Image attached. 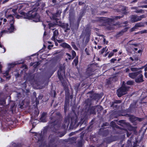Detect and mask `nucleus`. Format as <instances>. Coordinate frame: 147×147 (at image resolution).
<instances>
[{
	"label": "nucleus",
	"instance_id": "9d476101",
	"mask_svg": "<svg viewBox=\"0 0 147 147\" xmlns=\"http://www.w3.org/2000/svg\"><path fill=\"white\" fill-rule=\"evenodd\" d=\"M96 110L95 109V106H92L89 107L87 112L88 114H95Z\"/></svg>",
	"mask_w": 147,
	"mask_h": 147
},
{
	"label": "nucleus",
	"instance_id": "f03ea898",
	"mask_svg": "<svg viewBox=\"0 0 147 147\" xmlns=\"http://www.w3.org/2000/svg\"><path fill=\"white\" fill-rule=\"evenodd\" d=\"M51 115L50 124L51 126H53L55 128L56 127H57V129H58L59 127V125L58 123V116L60 115V114L59 113H55L53 111L51 112Z\"/></svg>",
	"mask_w": 147,
	"mask_h": 147
},
{
	"label": "nucleus",
	"instance_id": "a878e982",
	"mask_svg": "<svg viewBox=\"0 0 147 147\" xmlns=\"http://www.w3.org/2000/svg\"><path fill=\"white\" fill-rule=\"evenodd\" d=\"M136 103L137 102H136V101L133 102V103L130 105L129 108H130V109L135 108L136 107Z\"/></svg>",
	"mask_w": 147,
	"mask_h": 147
},
{
	"label": "nucleus",
	"instance_id": "c85d7f7f",
	"mask_svg": "<svg viewBox=\"0 0 147 147\" xmlns=\"http://www.w3.org/2000/svg\"><path fill=\"white\" fill-rule=\"evenodd\" d=\"M80 140L77 143V146L78 147H81L82 145V138H80Z\"/></svg>",
	"mask_w": 147,
	"mask_h": 147
},
{
	"label": "nucleus",
	"instance_id": "423d86ee",
	"mask_svg": "<svg viewBox=\"0 0 147 147\" xmlns=\"http://www.w3.org/2000/svg\"><path fill=\"white\" fill-rule=\"evenodd\" d=\"M61 12L60 11L57 10L56 13L52 15L51 18V19L55 21L56 23L58 24H59V19L60 18V14Z\"/></svg>",
	"mask_w": 147,
	"mask_h": 147
},
{
	"label": "nucleus",
	"instance_id": "6e6d98bb",
	"mask_svg": "<svg viewBox=\"0 0 147 147\" xmlns=\"http://www.w3.org/2000/svg\"><path fill=\"white\" fill-rule=\"evenodd\" d=\"M137 29L136 27H135V25L130 30V32H132L134 31L135 30V29Z\"/></svg>",
	"mask_w": 147,
	"mask_h": 147
},
{
	"label": "nucleus",
	"instance_id": "13d9d810",
	"mask_svg": "<svg viewBox=\"0 0 147 147\" xmlns=\"http://www.w3.org/2000/svg\"><path fill=\"white\" fill-rule=\"evenodd\" d=\"M85 51L87 55H90V54L89 53V51L88 49L87 48H86L85 49Z\"/></svg>",
	"mask_w": 147,
	"mask_h": 147
},
{
	"label": "nucleus",
	"instance_id": "9b49d317",
	"mask_svg": "<svg viewBox=\"0 0 147 147\" xmlns=\"http://www.w3.org/2000/svg\"><path fill=\"white\" fill-rule=\"evenodd\" d=\"M35 5L36 6H40L42 8H43L45 5V2H43L42 0H39L36 2Z\"/></svg>",
	"mask_w": 147,
	"mask_h": 147
},
{
	"label": "nucleus",
	"instance_id": "bf43d9fd",
	"mask_svg": "<svg viewBox=\"0 0 147 147\" xmlns=\"http://www.w3.org/2000/svg\"><path fill=\"white\" fill-rule=\"evenodd\" d=\"M109 125V123H108L107 122L103 124V125L102 127V129H103V127L104 126H108Z\"/></svg>",
	"mask_w": 147,
	"mask_h": 147
},
{
	"label": "nucleus",
	"instance_id": "393cba45",
	"mask_svg": "<svg viewBox=\"0 0 147 147\" xmlns=\"http://www.w3.org/2000/svg\"><path fill=\"white\" fill-rule=\"evenodd\" d=\"M125 116H126L129 117L130 120L131 121H134L135 118V117L132 115L126 114Z\"/></svg>",
	"mask_w": 147,
	"mask_h": 147
},
{
	"label": "nucleus",
	"instance_id": "603ef678",
	"mask_svg": "<svg viewBox=\"0 0 147 147\" xmlns=\"http://www.w3.org/2000/svg\"><path fill=\"white\" fill-rule=\"evenodd\" d=\"M133 138V137L132 136H131V137H130V139L128 140L127 141V143L128 144H130L131 142V141L132 140V139Z\"/></svg>",
	"mask_w": 147,
	"mask_h": 147
},
{
	"label": "nucleus",
	"instance_id": "4be33fe9",
	"mask_svg": "<svg viewBox=\"0 0 147 147\" xmlns=\"http://www.w3.org/2000/svg\"><path fill=\"white\" fill-rule=\"evenodd\" d=\"M60 45L63 47L67 48L69 49V50L71 49V48L70 46L68 44L65 42H63Z\"/></svg>",
	"mask_w": 147,
	"mask_h": 147
},
{
	"label": "nucleus",
	"instance_id": "09e8293b",
	"mask_svg": "<svg viewBox=\"0 0 147 147\" xmlns=\"http://www.w3.org/2000/svg\"><path fill=\"white\" fill-rule=\"evenodd\" d=\"M5 101L4 100H0V105H3L5 104Z\"/></svg>",
	"mask_w": 147,
	"mask_h": 147
},
{
	"label": "nucleus",
	"instance_id": "69168bd1",
	"mask_svg": "<svg viewBox=\"0 0 147 147\" xmlns=\"http://www.w3.org/2000/svg\"><path fill=\"white\" fill-rule=\"evenodd\" d=\"M140 3L142 4H147V0L142 1Z\"/></svg>",
	"mask_w": 147,
	"mask_h": 147
},
{
	"label": "nucleus",
	"instance_id": "680f3d73",
	"mask_svg": "<svg viewBox=\"0 0 147 147\" xmlns=\"http://www.w3.org/2000/svg\"><path fill=\"white\" fill-rule=\"evenodd\" d=\"M117 61V59L115 58H113L111 59L110 60V61L111 63H114L115 62Z\"/></svg>",
	"mask_w": 147,
	"mask_h": 147
},
{
	"label": "nucleus",
	"instance_id": "de8ad7c7",
	"mask_svg": "<svg viewBox=\"0 0 147 147\" xmlns=\"http://www.w3.org/2000/svg\"><path fill=\"white\" fill-rule=\"evenodd\" d=\"M0 47H1L4 49L3 51H2V52L3 53H5L6 51V49L3 46V45H2L1 43H0Z\"/></svg>",
	"mask_w": 147,
	"mask_h": 147
},
{
	"label": "nucleus",
	"instance_id": "a18cd8bd",
	"mask_svg": "<svg viewBox=\"0 0 147 147\" xmlns=\"http://www.w3.org/2000/svg\"><path fill=\"white\" fill-rule=\"evenodd\" d=\"M38 136H39L38 139V141L41 140L42 139V133L39 134Z\"/></svg>",
	"mask_w": 147,
	"mask_h": 147
},
{
	"label": "nucleus",
	"instance_id": "72a5a7b5",
	"mask_svg": "<svg viewBox=\"0 0 147 147\" xmlns=\"http://www.w3.org/2000/svg\"><path fill=\"white\" fill-rule=\"evenodd\" d=\"M123 17V15L121 16H114L113 17L114 21L115 20H117L118 19H120L122 18Z\"/></svg>",
	"mask_w": 147,
	"mask_h": 147
},
{
	"label": "nucleus",
	"instance_id": "4d7b16f0",
	"mask_svg": "<svg viewBox=\"0 0 147 147\" xmlns=\"http://www.w3.org/2000/svg\"><path fill=\"white\" fill-rule=\"evenodd\" d=\"M106 47L105 48H103L100 51L101 54H102L104 52L106 51Z\"/></svg>",
	"mask_w": 147,
	"mask_h": 147
},
{
	"label": "nucleus",
	"instance_id": "6ab92c4d",
	"mask_svg": "<svg viewBox=\"0 0 147 147\" xmlns=\"http://www.w3.org/2000/svg\"><path fill=\"white\" fill-rule=\"evenodd\" d=\"M135 25L137 28H138L144 27L145 26V23L144 22H142L137 23Z\"/></svg>",
	"mask_w": 147,
	"mask_h": 147
},
{
	"label": "nucleus",
	"instance_id": "052dcab7",
	"mask_svg": "<svg viewBox=\"0 0 147 147\" xmlns=\"http://www.w3.org/2000/svg\"><path fill=\"white\" fill-rule=\"evenodd\" d=\"M66 55L69 57L68 59L69 60H70L72 58L71 55L70 54L68 53H66Z\"/></svg>",
	"mask_w": 147,
	"mask_h": 147
},
{
	"label": "nucleus",
	"instance_id": "c756f323",
	"mask_svg": "<svg viewBox=\"0 0 147 147\" xmlns=\"http://www.w3.org/2000/svg\"><path fill=\"white\" fill-rule=\"evenodd\" d=\"M57 24L52 23H49L48 25L49 26V28L50 29H51V28L52 27H54L56 25H57Z\"/></svg>",
	"mask_w": 147,
	"mask_h": 147
},
{
	"label": "nucleus",
	"instance_id": "7ed1b4c3",
	"mask_svg": "<svg viewBox=\"0 0 147 147\" xmlns=\"http://www.w3.org/2000/svg\"><path fill=\"white\" fill-rule=\"evenodd\" d=\"M130 87L123 83L121 87L119 88L117 91L116 93L119 97L127 93Z\"/></svg>",
	"mask_w": 147,
	"mask_h": 147
},
{
	"label": "nucleus",
	"instance_id": "8fccbe9b",
	"mask_svg": "<svg viewBox=\"0 0 147 147\" xmlns=\"http://www.w3.org/2000/svg\"><path fill=\"white\" fill-rule=\"evenodd\" d=\"M138 33H140V34H141L144 33H147V30H144L139 31L138 32Z\"/></svg>",
	"mask_w": 147,
	"mask_h": 147
},
{
	"label": "nucleus",
	"instance_id": "c03bdc74",
	"mask_svg": "<svg viewBox=\"0 0 147 147\" xmlns=\"http://www.w3.org/2000/svg\"><path fill=\"white\" fill-rule=\"evenodd\" d=\"M66 134L65 132H62L61 133H59V134H58V136L60 137H62L64 136L65 134Z\"/></svg>",
	"mask_w": 147,
	"mask_h": 147
},
{
	"label": "nucleus",
	"instance_id": "dca6fc26",
	"mask_svg": "<svg viewBox=\"0 0 147 147\" xmlns=\"http://www.w3.org/2000/svg\"><path fill=\"white\" fill-rule=\"evenodd\" d=\"M138 73V71L131 73H129V76L132 79H135Z\"/></svg>",
	"mask_w": 147,
	"mask_h": 147
},
{
	"label": "nucleus",
	"instance_id": "4c0bfd02",
	"mask_svg": "<svg viewBox=\"0 0 147 147\" xmlns=\"http://www.w3.org/2000/svg\"><path fill=\"white\" fill-rule=\"evenodd\" d=\"M71 45L75 49L78 50V48L75 45V43L74 42H71Z\"/></svg>",
	"mask_w": 147,
	"mask_h": 147
},
{
	"label": "nucleus",
	"instance_id": "c9c22d12",
	"mask_svg": "<svg viewBox=\"0 0 147 147\" xmlns=\"http://www.w3.org/2000/svg\"><path fill=\"white\" fill-rule=\"evenodd\" d=\"M146 17V15L143 14L142 15H141L140 16H138V18L139 21L141 20L142 19L144 18H145Z\"/></svg>",
	"mask_w": 147,
	"mask_h": 147
},
{
	"label": "nucleus",
	"instance_id": "58836bf2",
	"mask_svg": "<svg viewBox=\"0 0 147 147\" xmlns=\"http://www.w3.org/2000/svg\"><path fill=\"white\" fill-rule=\"evenodd\" d=\"M125 123V121L124 120H121L119 121L118 124L119 125H122L121 124H124Z\"/></svg>",
	"mask_w": 147,
	"mask_h": 147
},
{
	"label": "nucleus",
	"instance_id": "ddd939ff",
	"mask_svg": "<svg viewBox=\"0 0 147 147\" xmlns=\"http://www.w3.org/2000/svg\"><path fill=\"white\" fill-rule=\"evenodd\" d=\"M20 63H12L11 64H9L8 70L6 71L4 73V74H5V75L7 76L8 75L9 70L11 68L13 67L14 66L16 65L17 64H20Z\"/></svg>",
	"mask_w": 147,
	"mask_h": 147
},
{
	"label": "nucleus",
	"instance_id": "864d4df0",
	"mask_svg": "<svg viewBox=\"0 0 147 147\" xmlns=\"http://www.w3.org/2000/svg\"><path fill=\"white\" fill-rule=\"evenodd\" d=\"M127 8L125 6H122V8L121 9V10L123 11H124L127 10Z\"/></svg>",
	"mask_w": 147,
	"mask_h": 147
},
{
	"label": "nucleus",
	"instance_id": "f8f14e48",
	"mask_svg": "<svg viewBox=\"0 0 147 147\" xmlns=\"http://www.w3.org/2000/svg\"><path fill=\"white\" fill-rule=\"evenodd\" d=\"M130 21L132 23H134L139 21L138 16L137 15H132L131 16Z\"/></svg>",
	"mask_w": 147,
	"mask_h": 147
},
{
	"label": "nucleus",
	"instance_id": "412c9836",
	"mask_svg": "<svg viewBox=\"0 0 147 147\" xmlns=\"http://www.w3.org/2000/svg\"><path fill=\"white\" fill-rule=\"evenodd\" d=\"M128 29L129 28L128 27L125 28V29L122 30L121 31L119 32L117 34V35L118 36H120L122 35L125 32H126L127 31Z\"/></svg>",
	"mask_w": 147,
	"mask_h": 147
},
{
	"label": "nucleus",
	"instance_id": "5fc2aeb1",
	"mask_svg": "<svg viewBox=\"0 0 147 147\" xmlns=\"http://www.w3.org/2000/svg\"><path fill=\"white\" fill-rule=\"evenodd\" d=\"M114 53L113 52H111L109 55L108 56V57L109 58H110L113 55H114Z\"/></svg>",
	"mask_w": 147,
	"mask_h": 147
},
{
	"label": "nucleus",
	"instance_id": "e433bc0d",
	"mask_svg": "<svg viewBox=\"0 0 147 147\" xmlns=\"http://www.w3.org/2000/svg\"><path fill=\"white\" fill-rule=\"evenodd\" d=\"M86 121L87 119H84V118L82 119L80 121V123L81 124H82L84 123L85 124H86Z\"/></svg>",
	"mask_w": 147,
	"mask_h": 147
},
{
	"label": "nucleus",
	"instance_id": "49530a36",
	"mask_svg": "<svg viewBox=\"0 0 147 147\" xmlns=\"http://www.w3.org/2000/svg\"><path fill=\"white\" fill-rule=\"evenodd\" d=\"M94 120H92L90 123V125L88 127V129L91 128L92 126V125L93 123Z\"/></svg>",
	"mask_w": 147,
	"mask_h": 147
},
{
	"label": "nucleus",
	"instance_id": "1a4fd4ad",
	"mask_svg": "<svg viewBox=\"0 0 147 147\" xmlns=\"http://www.w3.org/2000/svg\"><path fill=\"white\" fill-rule=\"evenodd\" d=\"M59 23L58 24L59 26L61 27L62 28L65 29V32H66L67 30H70V28L69 27V24L67 23H62L61 22L59 21Z\"/></svg>",
	"mask_w": 147,
	"mask_h": 147
},
{
	"label": "nucleus",
	"instance_id": "f257e3e1",
	"mask_svg": "<svg viewBox=\"0 0 147 147\" xmlns=\"http://www.w3.org/2000/svg\"><path fill=\"white\" fill-rule=\"evenodd\" d=\"M71 118V124L75 125L77 121V117L76 114H71L68 117H66L64 120L63 127L66 129L67 128L69 124V118Z\"/></svg>",
	"mask_w": 147,
	"mask_h": 147
},
{
	"label": "nucleus",
	"instance_id": "37998d69",
	"mask_svg": "<svg viewBox=\"0 0 147 147\" xmlns=\"http://www.w3.org/2000/svg\"><path fill=\"white\" fill-rule=\"evenodd\" d=\"M129 129L130 130H134L135 132L136 131V128L135 127H133L131 126V125H129Z\"/></svg>",
	"mask_w": 147,
	"mask_h": 147
},
{
	"label": "nucleus",
	"instance_id": "e2e57ef3",
	"mask_svg": "<svg viewBox=\"0 0 147 147\" xmlns=\"http://www.w3.org/2000/svg\"><path fill=\"white\" fill-rule=\"evenodd\" d=\"M40 64V63L39 62H37L36 64L34 65V67H37L39 64Z\"/></svg>",
	"mask_w": 147,
	"mask_h": 147
},
{
	"label": "nucleus",
	"instance_id": "2f4dec72",
	"mask_svg": "<svg viewBox=\"0 0 147 147\" xmlns=\"http://www.w3.org/2000/svg\"><path fill=\"white\" fill-rule=\"evenodd\" d=\"M78 62V56L76 57L74 60L73 63H74L75 66H77Z\"/></svg>",
	"mask_w": 147,
	"mask_h": 147
},
{
	"label": "nucleus",
	"instance_id": "3c124183",
	"mask_svg": "<svg viewBox=\"0 0 147 147\" xmlns=\"http://www.w3.org/2000/svg\"><path fill=\"white\" fill-rule=\"evenodd\" d=\"M89 69H90L88 68L86 72V74L88 76H90L92 75V74H91V73H90L89 72Z\"/></svg>",
	"mask_w": 147,
	"mask_h": 147
},
{
	"label": "nucleus",
	"instance_id": "5701e85b",
	"mask_svg": "<svg viewBox=\"0 0 147 147\" xmlns=\"http://www.w3.org/2000/svg\"><path fill=\"white\" fill-rule=\"evenodd\" d=\"M122 101L120 100H116L114 101V102H112L111 107H113L114 106V104H119Z\"/></svg>",
	"mask_w": 147,
	"mask_h": 147
},
{
	"label": "nucleus",
	"instance_id": "774afa93",
	"mask_svg": "<svg viewBox=\"0 0 147 147\" xmlns=\"http://www.w3.org/2000/svg\"><path fill=\"white\" fill-rule=\"evenodd\" d=\"M138 9V7H132L131 8V9H135L136 10H137Z\"/></svg>",
	"mask_w": 147,
	"mask_h": 147
},
{
	"label": "nucleus",
	"instance_id": "ea45409f",
	"mask_svg": "<svg viewBox=\"0 0 147 147\" xmlns=\"http://www.w3.org/2000/svg\"><path fill=\"white\" fill-rule=\"evenodd\" d=\"M134 83V81H131V80H129V81H127V82L126 84L127 85H133V84Z\"/></svg>",
	"mask_w": 147,
	"mask_h": 147
},
{
	"label": "nucleus",
	"instance_id": "338daca9",
	"mask_svg": "<svg viewBox=\"0 0 147 147\" xmlns=\"http://www.w3.org/2000/svg\"><path fill=\"white\" fill-rule=\"evenodd\" d=\"M139 7L147 8V5L139 6Z\"/></svg>",
	"mask_w": 147,
	"mask_h": 147
},
{
	"label": "nucleus",
	"instance_id": "4468645a",
	"mask_svg": "<svg viewBox=\"0 0 147 147\" xmlns=\"http://www.w3.org/2000/svg\"><path fill=\"white\" fill-rule=\"evenodd\" d=\"M47 113L43 112L42 113L40 118V120L43 122H46V118L47 117Z\"/></svg>",
	"mask_w": 147,
	"mask_h": 147
},
{
	"label": "nucleus",
	"instance_id": "6e6552de",
	"mask_svg": "<svg viewBox=\"0 0 147 147\" xmlns=\"http://www.w3.org/2000/svg\"><path fill=\"white\" fill-rule=\"evenodd\" d=\"M65 71L63 67H60L57 72V74L59 78L61 81L62 79H63V76L65 75Z\"/></svg>",
	"mask_w": 147,
	"mask_h": 147
},
{
	"label": "nucleus",
	"instance_id": "a19ab883",
	"mask_svg": "<svg viewBox=\"0 0 147 147\" xmlns=\"http://www.w3.org/2000/svg\"><path fill=\"white\" fill-rule=\"evenodd\" d=\"M143 11V10L142 9H138L137 10L134 11V12L137 13H141Z\"/></svg>",
	"mask_w": 147,
	"mask_h": 147
},
{
	"label": "nucleus",
	"instance_id": "a211bd4d",
	"mask_svg": "<svg viewBox=\"0 0 147 147\" xmlns=\"http://www.w3.org/2000/svg\"><path fill=\"white\" fill-rule=\"evenodd\" d=\"M92 100L88 98L85 101V104L86 106H88L89 107H90L92 105Z\"/></svg>",
	"mask_w": 147,
	"mask_h": 147
},
{
	"label": "nucleus",
	"instance_id": "bb28decb",
	"mask_svg": "<svg viewBox=\"0 0 147 147\" xmlns=\"http://www.w3.org/2000/svg\"><path fill=\"white\" fill-rule=\"evenodd\" d=\"M33 18H34V21L36 22L40 21V17L38 15H37L36 13L35 17Z\"/></svg>",
	"mask_w": 147,
	"mask_h": 147
},
{
	"label": "nucleus",
	"instance_id": "39448f33",
	"mask_svg": "<svg viewBox=\"0 0 147 147\" xmlns=\"http://www.w3.org/2000/svg\"><path fill=\"white\" fill-rule=\"evenodd\" d=\"M6 17L8 19V21L9 22L10 24V27L9 29L10 32V33L16 30V29L13 25L15 21L12 15H9L7 16Z\"/></svg>",
	"mask_w": 147,
	"mask_h": 147
},
{
	"label": "nucleus",
	"instance_id": "cd10ccee",
	"mask_svg": "<svg viewBox=\"0 0 147 147\" xmlns=\"http://www.w3.org/2000/svg\"><path fill=\"white\" fill-rule=\"evenodd\" d=\"M115 24H114L112 25H109L107 27V28L109 30H111L114 29L115 28Z\"/></svg>",
	"mask_w": 147,
	"mask_h": 147
},
{
	"label": "nucleus",
	"instance_id": "79ce46f5",
	"mask_svg": "<svg viewBox=\"0 0 147 147\" xmlns=\"http://www.w3.org/2000/svg\"><path fill=\"white\" fill-rule=\"evenodd\" d=\"M140 68H136L134 67H131V70L132 71H137L139 70Z\"/></svg>",
	"mask_w": 147,
	"mask_h": 147
},
{
	"label": "nucleus",
	"instance_id": "20e7f679",
	"mask_svg": "<svg viewBox=\"0 0 147 147\" xmlns=\"http://www.w3.org/2000/svg\"><path fill=\"white\" fill-rule=\"evenodd\" d=\"M22 15V17L24 18L31 19L35 17L36 15V12L33 10L29 11L27 13H26L24 12H22L20 13Z\"/></svg>",
	"mask_w": 147,
	"mask_h": 147
},
{
	"label": "nucleus",
	"instance_id": "0eeeda50",
	"mask_svg": "<svg viewBox=\"0 0 147 147\" xmlns=\"http://www.w3.org/2000/svg\"><path fill=\"white\" fill-rule=\"evenodd\" d=\"M142 72V71L141 70L138 71V73L135 79V82L137 83H140L144 81L143 79V76L141 74Z\"/></svg>",
	"mask_w": 147,
	"mask_h": 147
},
{
	"label": "nucleus",
	"instance_id": "f3484780",
	"mask_svg": "<svg viewBox=\"0 0 147 147\" xmlns=\"http://www.w3.org/2000/svg\"><path fill=\"white\" fill-rule=\"evenodd\" d=\"M90 97L92 99L94 100H98L99 98V95L97 94H92L90 96Z\"/></svg>",
	"mask_w": 147,
	"mask_h": 147
},
{
	"label": "nucleus",
	"instance_id": "b1692460",
	"mask_svg": "<svg viewBox=\"0 0 147 147\" xmlns=\"http://www.w3.org/2000/svg\"><path fill=\"white\" fill-rule=\"evenodd\" d=\"M95 109L98 112L102 109V108L100 106L97 105L95 106Z\"/></svg>",
	"mask_w": 147,
	"mask_h": 147
},
{
	"label": "nucleus",
	"instance_id": "2eb2a0df",
	"mask_svg": "<svg viewBox=\"0 0 147 147\" xmlns=\"http://www.w3.org/2000/svg\"><path fill=\"white\" fill-rule=\"evenodd\" d=\"M59 34V32L58 30H55L53 32V36L52 38V40L54 41L55 40L56 38L57 37Z\"/></svg>",
	"mask_w": 147,
	"mask_h": 147
},
{
	"label": "nucleus",
	"instance_id": "7c9ffc66",
	"mask_svg": "<svg viewBox=\"0 0 147 147\" xmlns=\"http://www.w3.org/2000/svg\"><path fill=\"white\" fill-rule=\"evenodd\" d=\"M68 101L67 100H66L65 104L64 105V111L65 113L66 112L67 109V104L68 103Z\"/></svg>",
	"mask_w": 147,
	"mask_h": 147
},
{
	"label": "nucleus",
	"instance_id": "f704fd0d",
	"mask_svg": "<svg viewBox=\"0 0 147 147\" xmlns=\"http://www.w3.org/2000/svg\"><path fill=\"white\" fill-rule=\"evenodd\" d=\"M71 54L72 55V57L71 59H73L76 56V52L74 50L71 51Z\"/></svg>",
	"mask_w": 147,
	"mask_h": 147
},
{
	"label": "nucleus",
	"instance_id": "473e14b6",
	"mask_svg": "<svg viewBox=\"0 0 147 147\" xmlns=\"http://www.w3.org/2000/svg\"><path fill=\"white\" fill-rule=\"evenodd\" d=\"M133 40H131L129 41V42L127 43V44H129V45H132L133 46H134L135 47H137L138 46V44H131V42Z\"/></svg>",
	"mask_w": 147,
	"mask_h": 147
},
{
	"label": "nucleus",
	"instance_id": "0e129e2a",
	"mask_svg": "<svg viewBox=\"0 0 147 147\" xmlns=\"http://www.w3.org/2000/svg\"><path fill=\"white\" fill-rule=\"evenodd\" d=\"M57 41L59 43H61L63 42H64V40L63 39L61 40H57Z\"/></svg>",
	"mask_w": 147,
	"mask_h": 147
},
{
	"label": "nucleus",
	"instance_id": "aec40b11",
	"mask_svg": "<svg viewBox=\"0 0 147 147\" xmlns=\"http://www.w3.org/2000/svg\"><path fill=\"white\" fill-rule=\"evenodd\" d=\"M104 20L107 23L109 24H110V23L114 22V20L113 17L112 18H106Z\"/></svg>",
	"mask_w": 147,
	"mask_h": 147
}]
</instances>
